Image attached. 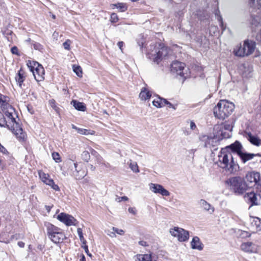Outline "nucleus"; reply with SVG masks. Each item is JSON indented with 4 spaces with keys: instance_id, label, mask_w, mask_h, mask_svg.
I'll return each mask as SVG.
<instances>
[{
    "instance_id": "5",
    "label": "nucleus",
    "mask_w": 261,
    "mask_h": 261,
    "mask_svg": "<svg viewBox=\"0 0 261 261\" xmlns=\"http://www.w3.org/2000/svg\"><path fill=\"white\" fill-rule=\"evenodd\" d=\"M231 191L236 195H242L248 190L244 179L239 176L229 178L227 181Z\"/></svg>"
},
{
    "instance_id": "55",
    "label": "nucleus",
    "mask_w": 261,
    "mask_h": 261,
    "mask_svg": "<svg viewBox=\"0 0 261 261\" xmlns=\"http://www.w3.org/2000/svg\"><path fill=\"white\" fill-rule=\"evenodd\" d=\"M82 247L84 248L85 252L87 253L88 255H91V254H89L88 247V246L86 244H83V245H82Z\"/></svg>"
},
{
    "instance_id": "53",
    "label": "nucleus",
    "mask_w": 261,
    "mask_h": 261,
    "mask_svg": "<svg viewBox=\"0 0 261 261\" xmlns=\"http://www.w3.org/2000/svg\"><path fill=\"white\" fill-rule=\"evenodd\" d=\"M250 1L253 5L254 4L255 0H250ZM256 3L258 8L261 7V0H256Z\"/></svg>"
},
{
    "instance_id": "17",
    "label": "nucleus",
    "mask_w": 261,
    "mask_h": 261,
    "mask_svg": "<svg viewBox=\"0 0 261 261\" xmlns=\"http://www.w3.org/2000/svg\"><path fill=\"white\" fill-rule=\"evenodd\" d=\"M149 187L150 190L155 194H160L163 196L170 195V192L161 185L150 183L149 184Z\"/></svg>"
},
{
    "instance_id": "54",
    "label": "nucleus",
    "mask_w": 261,
    "mask_h": 261,
    "mask_svg": "<svg viewBox=\"0 0 261 261\" xmlns=\"http://www.w3.org/2000/svg\"><path fill=\"white\" fill-rule=\"evenodd\" d=\"M128 211L130 213L133 214V215H136V210L134 207H129Z\"/></svg>"
},
{
    "instance_id": "26",
    "label": "nucleus",
    "mask_w": 261,
    "mask_h": 261,
    "mask_svg": "<svg viewBox=\"0 0 261 261\" xmlns=\"http://www.w3.org/2000/svg\"><path fill=\"white\" fill-rule=\"evenodd\" d=\"M71 103L73 105L74 108L79 111H85L86 107L84 103L77 101L75 100L71 101Z\"/></svg>"
},
{
    "instance_id": "43",
    "label": "nucleus",
    "mask_w": 261,
    "mask_h": 261,
    "mask_svg": "<svg viewBox=\"0 0 261 261\" xmlns=\"http://www.w3.org/2000/svg\"><path fill=\"white\" fill-rule=\"evenodd\" d=\"M113 230L117 233V234H119L120 235H123L124 233V231L122 229H119L117 228H116L115 227H113L112 228Z\"/></svg>"
},
{
    "instance_id": "23",
    "label": "nucleus",
    "mask_w": 261,
    "mask_h": 261,
    "mask_svg": "<svg viewBox=\"0 0 261 261\" xmlns=\"http://www.w3.org/2000/svg\"><path fill=\"white\" fill-rule=\"evenodd\" d=\"M230 148L234 153H236L238 156L240 155V153H241V149L242 146L240 142L238 141L235 142L234 143L231 144L228 147Z\"/></svg>"
},
{
    "instance_id": "18",
    "label": "nucleus",
    "mask_w": 261,
    "mask_h": 261,
    "mask_svg": "<svg viewBox=\"0 0 261 261\" xmlns=\"http://www.w3.org/2000/svg\"><path fill=\"white\" fill-rule=\"evenodd\" d=\"M242 251L248 253H255L257 251V246L252 242L243 243L241 245Z\"/></svg>"
},
{
    "instance_id": "33",
    "label": "nucleus",
    "mask_w": 261,
    "mask_h": 261,
    "mask_svg": "<svg viewBox=\"0 0 261 261\" xmlns=\"http://www.w3.org/2000/svg\"><path fill=\"white\" fill-rule=\"evenodd\" d=\"M90 151H84L81 154V158L82 160L86 162H88L90 159Z\"/></svg>"
},
{
    "instance_id": "51",
    "label": "nucleus",
    "mask_w": 261,
    "mask_h": 261,
    "mask_svg": "<svg viewBox=\"0 0 261 261\" xmlns=\"http://www.w3.org/2000/svg\"><path fill=\"white\" fill-rule=\"evenodd\" d=\"M11 50L13 54L18 55V49L16 46L12 47Z\"/></svg>"
},
{
    "instance_id": "22",
    "label": "nucleus",
    "mask_w": 261,
    "mask_h": 261,
    "mask_svg": "<svg viewBox=\"0 0 261 261\" xmlns=\"http://www.w3.org/2000/svg\"><path fill=\"white\" fill-rule=\"evenodd\" d=\"M15 80L20 87H21L23 81L25 79L24 71L20 69L17 74L15 76Z\"/></svg>"
},
{
    "instance_id": "16",
    "label": "nucleus",
    "mask_w": 261,
    "mask_h": 261,
    "mask_svg": "<svg viewBox=\"0 0 261 261\" xmlns=\"http://www.w3.org/2000/svg\"><path fill=\"white\" fill-rule=\"evenodd\" d=\"M244 197L246 200L251 203V205H257L261 203V195L254 192L246 193Z\"/></svg>"
},
{
    "instance_id": "42",
    "label": "nucleus",
    "mask_w": 261,
    "mask_h": 261,
    "mask_svg": "<svg viewBox=\"0 0 261 261\" xmlns=\"http://www.w3.org/2000/svg\"><path fill=\"white\" fill-rule=\"evenodd\" d=\"M32 44L33 45L34 49H35L40 50L42 48V45L39 43L33 42L32 43Z\"/></svg>"
},
{
    "instance_id": "8",
    "label": "nucleus",
    "mask_w": 261,
    "mask_h": 261,
    "mask_svg": "<svg viewBox=\"0 0 261 261\" xmlns=\"http://www.w3.org/2000/svg\"><path fill=\"white\" fill-rule=\"evenodd\" d=\"M27 66L30 70L32 72L35 79L37 82H40L44 79L45 71L43 66L36 62L29 61Z\"/></svg>"
},
{
    "instance_id": "34",
    "label": "nucleus",
    "mask_w": 261,
    "mask_h": 261,
    "mask_svg": "<svg viewBox=\"0 0 261 261\" xmlns=\"http://www.w3.org/2000/svg\"><path fill=\"white\" fill-rule=\"evenodd\" d=\"M73 70L77 76L79 77L82 76L83 72L82 68L80 66H76L75 65H73Z\"/></svg>"
},
{
    "instance_id": "1",
    "label": "nucleus",
    "mask_w": 261,
    "mask_h": 261,
    "mask_svg": "<svg viewBox=\"0 0 261 261\" xmlns=\"http://www.w3.org/2000/svg\"><path fill=\"white\" fill-rule=\"evenodd\" d=\"M3 112L5 114V117L10 125L12 124L14 134L17 138L20 141H24L25 138V134L23 133L21 128L19 127L18 124L16 122L15 116H16L15 110L10 105L7 107L3 110Z\"/></svg>"
},
{
    "instance_id": "35",
    "label": "nucleus",
    "mask_w": 261,
    "mask_h": 261,
    "mask_svg": "<svg viewBox=\"0 0 261 261\" xmlns=\"http://www.w3.org/2000/svg\"><path fill=\"white\" fill-rule=\"evenodd\" d=\"M77 232L81 241L82 242L83 244H85L86 243V241L84 238L82 229L81 228H78L77 229Z\"/></svg>"
},
{
    "instance_id": "27",
    "label": "nucleus",
    "mask_w": 261,
    "mask_h": 261,
    "mask_svg": "<svg viewBox=\"0 0 261 261\" xmlns=\"http://www.w3.org/2000/svg\"><path fill=\"white\" fill-rule=\"evenodd\" d=\"M167 102V99L158 97L152 101V104L156 108H161L164 107V102Z\"/></svg>"
},
{
    "instance_id": "37",
    "label": "nucleus",
    "mask_w": 261,
    "mask_h": 261,
    "mask_svg": "<svg viewBox=\"0 0 261 261\" xmlns=\"http://www.w3.org/2000/svg\"><path fill=\"white\" fill-rule=\"evenodd\" d=\"M10 124L6 120V118L5 117H3L2 118L0 119V126H7L9 127Z\"/></svg>"
},
{
    "instance_id": "29",
    "label": "nucleus",
    "mask_w": 261,
    "mask_h": 261,
    "mask_svg": "<svg viewBox=\"0 0 261 261\" xmlns=\"http://www.w3.org/2000/svg\"><path fill=\"white\" fill-rule=\"evenodd\" d=\"M135 261H152L151 254H139L137 255Z\"/></svg>"
},
{
    "instance_id": "36",
    "label": "nucleus",
    "mask_w": 261,
    "mask_h": 261,
    "mask_svg": "<svg viewBox=\"0 0 261 261\" xmlns=\"http://www.w3.org/2000/svg\"><path fill=\"white\" fill-rule=\"evenodd\" d=\"M78 133L81 134V135H88L89 134L92 135L93 134V133L90 132V130L84 129V128H80L78 129L77 131Z\"/></svg>"
},
{
    "instance_id": "63",
    "label": "nucleus",
    "mask_w": 261,
    "mask_h": 261,
    "mask_svg": "<svg viewBox=\"0 0 261 261\" xmlns=\"http://www.w3.org/2000/svg\"><path fill=\"white\" fill-rule=\"evenodd\" d=\"M72 128L73 129H74L75 130H77V132L78 131V129H79V128H78L77 127H76V126H75L74 125L72 124Z\"/></svg>"
},
{
    "instance_id": "3",
    "label": "nucleus",
    "mask_w": 261,
    "mask_h": 261,
    "mask_svg": "<svg viewBox=\"0 0 261 261\" xmlns=\"http://www.w3.org/2000/svg\"><path fill=\"white\" fill-rule=\"evenodd\" d=\"M45 226L46 228L47 236L54 243L62 242L65 239V234L60 228L49 222L45 223Z\"/></svg>"
},
{
    "instance_id": "52",
    "label": "nucleus",
    "mask_w": 261,
    "mask_h": 261,
    "mask_svg": "<svg viewBox=\"0 0 261 261\" xmlns=\"http://www.w3.org/2000/svg\"><path fill=\"white\" fill-rule=\"evenodd\" d=\"M50 104L56 111H57V107L55 105V101L54 100H51L50 101Z\"/></svg>"
},
{
    "instance_id": "25",
    "label": "nucleus",
    "mask_w": 261,
    "mask_h": 261,
    "mask_svg": "<svg viewBox=\"0 0 261 261\" xmlns=\"http://www.w3.org/2000/svg\"><path fill=\"white\" fill-rule=\"evenodd\" d=\"M151 96V93L146 88H142L139 94V97L143 100H146L149 99Z\"/></svg>"
},
{
    "instance_id": "44",
    "label": "nucleus",
    "mask_w": 261,
    "mask_h": 261,
    "mask_svg": "<svg viewBox=\"0 0 261 261\" xmlns=\"http://www.w3.org/2000/svg\"><path fill=\"white\" fill-rule=\"evenodd\" d=\"M115 6L121 10V11H124L126 9L125 5L122 3H118L115 5Z\"/></svg>"
},
{
    "instance_id": "39",
    "label": "nucleus",
    "mask_w": 261,
    "mask_h": 261,
    "mask_svg": "<svg viewBox=\"0 0 261 261\" xmlns=\"http://www.w3.org/2000/svg\"><path fill=\"white\" fill-rule=\"evenodd\" d=\"M52 157H53V159L56 161V162L60 163L61 162V160L60 157V155L58 152H54L52 153Z\"/></svg>"
},
{
    "instance_id": "61",
    "label": "nucleus",
    "mask_w": 261,
    "mask_h": 261,
    "mask_svg": "<svg viewBox=\"0 0 261 261\" xmlns=\"http://www.w3.org/2000/svg\"><path fill=\"white\" fill-rule=\"evenodd\" d=\"M80 261H86L85 257L83 254H82Z\"/></svg>"
},
{
    "instance_id": "58",
    "label": "nucleus",
    "mask_w": 261,
    "mask_h": 261,
    "mask_svg": "<svg viewBox=\"0 0 261 261\" xmlns=\"http://www.w3.org/2000/svg\"><path fill=\"white\" fill-rule=\"evenodd\" d=\"M99 165L104 166L106 167H109L110 164L108 163H106L103 160V163H101V164H99Z\"/></svg>"
},
{
    "instance_id": "10",
    "label": "nucleus",
    "mask_w": 261,
    "mask_h": 261,
    "mask_svg": "<svg viewBox=\"0 0 261 261\" xmlns=\"http://www.w3.org/2000/svg\"><path fill=\"white\" fill-rule=\"evenodd\" d=\"M169 49L168 47L160 44V48L155 51V54H151L149 58L152 59L154 62L159 63L164 58L166 57L169 54Z\"/></svg>"
},
{
    "instance_id": "28",
    "label": "nucleus",
    "mask_w": 261,
    "mask_h": 261,
    "mask_svg": "<svg viewBox=\"0 0 261 261\" xmlns=\"http://www.w3.org/2000/svg\"><path fill=\"white\" fill-rule=\"evenodd\" d=\"M89 150L92 155L95 158L96 161L98 164H101V163H103L102 157L96 150L91 147H89Z\"/></svg>"
},
{
    "instance_id": "4",
    "label": "nucleus",
    "mask_w": 261,
    "mask_h": 261,
    "mask_svg": "<svg viewBox=\"0 0 261 261\" xmlns=\"http://www.w3.org/2000/svg\"><path fill=\"white\" fill-rule=\"evenodd\" d=\"M220 166L222 168L232 171L237 165L231 153L227 152L225 149H222L218 155Z\"/></svg>"
},
{
    "instance_id": "13",
    "label": "nucleus",
    "mask_w": 261,
    "mask_h": 261,
    "mask_svg": "<svg viewBox=\"0 0 261 261\" xmlns=\"http://www.w3.org/2000/svg\"><path fill=\"white\" fill-rule=\"evenodd\" d=\"M260 174L258 172H251L248 173L244 179L247 185V189L255 186L257 182L259 180Z\"/></svg>"
},
{
    "instance_id": "64",
    "label": "nucleus",
    "mask_w": 261,
    "mask_h": 261,
    "mask_svg": "<svg viewBox=\"0 0 261 261\" xmlns=\"http://www.w3.org/2000/svg\"><path fill=\"white\" fill-rule=\"evenodd\" d=\"M245 68V66L244 65H242L240 67V70H242L244 69Z\"/></svg>"
},
{
    "instance_id": "6",
    "label": "nucleus",
    "mask_w": 261,
    "mask_h": 261,
    "mask_svg": "<svg viewBox=\"0 0 261 261\" xmlns=\"http://www.w3.org/2000/svg\"><path fill=\"white\" fill-rule=\"evenodd\" d=\"M255 48V42L251 40L245 41L243 45H240L234 49V54L239 57H244L251 54Z\"/></svg>"
},
{
    "instance_id": "38",
    "label": "nucleus",
    "mask_w": 261,
    "mask_h": 261,
    "mask_svg": "<svg viewBox=\"0 0 261 261\" xmlns=\"http://www.w3.org/2000/svg\"><path fill=\"white\" fill-rule=\"evenodd\" d=\"M24 238V235L23 233H16L13 234L11 237V239L13 240H17L19 239H23Z\"/></svg>"
},
{
    "instance_id": "12",
    "label": "nucleus",
    "mask_w": 261,
    "mask_h": 261,
    "mask_svg": "<svg viewBox=\"0 0 261 261\" xmlns=\"http://www.w3.org/2000/svg\"><path fill=\"white\" fill-rule=\"evenodd\" d=\"M251 29L255 32L258 31L256 35L258 40L261 42V18L259 16H252L250 20Z\"/></svg>"
},
{
    "instance_id": "45",
    "label": "nucleus",
    "mask_w": 261,
    "mask_h": 261,
    "mask_svg": "<svg viewBox=\"0 0 261 261\" xmlns=\"http://www.w3.org/2000/svg\"><path fill=\"white\" fill-rule=\"evenodd\" d=\"M128 198L126 196H122V197H117L115 199V200L118 202H120L123 200L127 201L128 200Z\"/></svg>"
},
{
    "instance_id": "48",
    "label": "nucleus",
    "mask_w": 261,
    "mask_h": 261,
    "mask_svg": "<svg viewBox=\"0 0 261 261\" xmlns=\"http://www.w3.org/2000/svg\"><path fill=\"white\" fill-rule=\"evenodd\" d=\"M255 186H256L257 191L261 192V180L259 179Z\"/></svg>"
},
{
    "instance_id": "11",
    "label": "nucleus",
    "mask_w": 261,
    "mask_h": 261,
    "mask_svg": "<svg viewBox=\"0 0 261 261\" xmlns=\"http://www.w3.org/2000/svg\"><path fill=\"white\" fill-rule=\"evenodd\" d=\"M38 175L41 180L46 185L50 186L55 191H59V186L56 185L54 180L50 177L48 173H45L42 170L38 171Z\"/></svg>"
},
{
    "instance_id": "30",
    "label": "nucleus",
    "mask_w": 261,
    "mask_h": 261,
    "mask_svg": "<svg viewBox=\"0 0 261 261\" xmlns=\"http://www.w3.org/2000/svg\"><path fill=\"white\" fill-rule=\"evenodd\" d=\"M8 98L0 93V106L2 110L10 105L8 103Z\"/></svg>"
},
{
    "instance_id": "40",
    "label": "nucleus",
    "mask_w": 261,
    "mask_h": 261,
    "mask_svg": "<svg viewBox=\"0 0 261 261\" xmlns=\"http://www.w3.org/2000/svg\"><path fill=\"white\" fill-rule=\"evenodd\" d=\"M254 223V225L256 226L257 230L261 229V221L259 218H256L255 219H254L252 223Z\"/></svg>"
},
{
    "instance_id": "57",
    "label": "nucleus",
    "mask_w": 261,
    "mask_h": 261,
    "mask_svg": "<svg viewBox=\"0 0 261 261\" xmlns=\"http://www.w3.org/2000/svg\"><path fill=\"white\" fill-rule=\"evenodd\" d=\"M117 45H118L119 48H120V49L121 50V51L122 52V50H123L122 46L123 45V42L119 41L117 43Z\"/></svg>"
},
{
    "instance_id": "21",
    "label": "nucleus",
    "mask_w": 261,
    "mask_h": 261,
    "mask_svg": "<svg viewBox=\"0 0 261 261\" xmlns=\"http://www.w3.org/2000/svg\"><path fill=\"white\" fill-rule=\"evenodd\" d=\"M244 136L252 143L256 146L261 145V140L258 137L252 135L250 132H245Z\"/></svg>"
},
{
    "instance_id": "49",
    "label": "nucleus",
    "mask_w": 261,
    "mask_h": 261,
    "mask_svg": "<svg viewBox=\"0 0 261 261\" xmlns=\"http://www.w3.org/2000/svg\"><path fill=\"white\" fill-rule=\"evenodd\" d=\"M165 105H167L169 108H172L174 110H176V107L175 106L172 105L171 103L169 102L167 100V102H164V106Z\"/></svg>"
},
{
    "instance_id": "59",
    "label": "nucleus",
    "mask_w": 261,
    "mask_h": 261,
    "mask_svg": "<svg viewBox=\"0 0 261 261\" xmlns=\"http://www.w3.org/2000/svg\"><path fill=\"white\" fill-rule=\"evenodd\" d=\"M0 151L2 152L3 153H6L7 152V150L5 147L0 145Z\"/></svg>"
},
{
    "instance_id": "7",
    "label": "nucleus",
    "mask_w": 261,
    "mask_h": 261,
    "mask_svg": "<svg viewBox=\"0 0 261 261\" xmlns=\"http://www.w3.org/2000/svg\"><path fill=\"white\" fill-rule=\"evenodd\" d=\"M67 165L68 170L71 171L72 175L76 179H82L87 174L86 169L83 168L82 164H78L77 163H74L71 160L68 161Z\"/></svg>"
},
{
    "instance_id": "62",
    "label": "nucleus",
    "mask_w": 261,
    "mask_h": 261,
    "mask_svg": "<svg viewBox=\"0 0 261 261\" xmlns=\"http://www.w3.org/2000/svg\"><path fill=\"white\" fill-rule=\"evenodd\" d=\"M89 166H90V169H91L92 171H95V166H94L93 165H91V164H90V165H89Z\"/></svg>"
},
{
    "instance_id": "19",
    "label": "nucleus",
    "mask_w": 261,
    "mask_h": 261,
    "mask_svg": "<svg viewBox=\"0 0 261 261\" xmlns=\"http://www.w3.org/2000/svg\"><path fill=\"white\" fill-rule=\"evenodd\" d=\"M191 248L193 249H196L201 251L203 248V245L201 242L199 237L195 236L193 238L191 242Z\"/></svg>"
},
{
    "instance_id": "14",
    "label": "nucleus",
    "mask_w": 261,
    "mask_h": 261,
    "mask_svg": "<svg viewBox=\"0 0 261 261\" xmlns=\"http://www.w3.org/2000/svg\"><path fill=\"white\" fill-rule=\"evenodd\" d=\"M57 219L67 226L75 225L76 220L72 216L61 213L57 216Z\"/></svg>"
},
{
    "instance_id": "32",
    "label": "nucleus",
    "mask_w": 261,
    "mask_h": 261,
    "mask_svg": "<svg viewBox=\"0 0 261 261\" xmlns=\"http://www.w3.org/2000/svg\"><path fill=\"white\" fill-rule=\"evenodd\" d=\"M127 164L128 165L130 169L135 173L139 172V169L137 163L136 162H134L132 160H130L129 162H127Z\"/></svg>"
},
{
    "instance_id": "46",
    "label": "nucleus",
    "mask_w": 261,
    "mask_h": 261,
    "mask_svg": "<svg viewBox=\"0 0 261 261\" xmlns=\"http://www.w3.org/2000/svg\"><path fill=\"white\" fill-rule=\"evenodd\" d=\"M139 244L143 247H148L149 246V244L148 242H147L144 240H141L139 242Z\"/></svg>"
},
{
    "instance_id": "9",
    "label": "nucleus",
    "mask_w": 261,
    "mask_h": 261,
    "mask_svg": "<svg viewBox=\"0 0 261 261\" xmlns=\"http://www.w3.org/2000/svg\"><path fill=\"white\" fill-rule=\"evenodd\" d=\"M170 234L180 242L187 241L189 239V232L179 227H173L169 229Z\"/></svg>"
},
{
    "instance_id": "15",
    "label": "nucleus",
    "mask_w": 261,
    "mask_h": 261,
    "mask_svg": "<svg viewBox=\"0 0 261 261\" xmlns=\"http://www.w3.org/2000/svg\"><path fill=\"white\" fill-rule=\"evenodd\" d=\"M171 70L175 72L177 74L186 78L188 75L185 72V64L178 61L174 62L171 65Z\"/></svg>"
},
{
    "instance_id": "24",
    "label": "nucleus",
    "mask_w": 261,
    "mask_h": 261,
    "mask_svg": "<svg viewBox=\"0 0 261 261\" xmlns=\"http://www.w3.org/2000/svg\"><path fill=\"white\" fill-rule=\"evenodd\" d=\"M255 156V154L243 152L240 153V155H239V156L240 158V159L244 163H245L247 161L252 159Z\"/></svg>"
},
{
    "instance_id": "50",
    "label": "nucleus",
    "mask_w": 261,
    "mask_h": 261,
    "mask_svg": "<svg viewBox=\"0 0 261 261\" xmlns=\"http://www.w3.org/2000/svg\"><path fill=\"white\" fill-rule=\"evenodd\" d=\"M111 19L112 20V21L114 22H117L118 20L117 15L115 13H113L111 14Z\"/></svg>"
},
{
    "instance_id": "2",
    "label": "nucleus",
    "mask_w": 261,
    "mask_h": 261,
    "mask_svg": "<svg viewBox=\"0 0 261 261\" xmlns=\"http://www.w3.org/2000/svg\"><path fill=\"white\" fill-rule=\"evenodd\" d=\"M234 109V105L232 102L221 100L214 108V115L216 118L224 119L232 113Z\"/></svg>"
},
{
    "instance_id": "31",
    "label": "nucleus",
    "mask_w": 261,
    "mask_h": 261,
    "mask_svg": "<svg viewBox=\"0 0 261 261\" xmlns=\"http://www.w3.org/2000/svg\"><path fill=\"white\" fill-rule=\"evenodd\" d=\"M215 14L216 17L217 19L220 23V27L222 31H224L225 29V26L223 22L222 17L220 15V12L218 9H216L215 11Z\"/></svg>"
},
{
    "instance_id": "60",
    "label": "nucleus",
    "mask_w": 261,
    "mask_h": 261,
    "mask_svg": "<svg viewBox=\"0 0 261 261\" xmlns=\"http://www.w3.org/2000/svg\"><path fill=\"white\" fill-rule=\"evenodd\" d=\"M17 245L20 248H23L24 247V243L21 241L18 242Z\"/></svg>"
},
{
    "instance_id": "56",
    "label": "nucleus",
    "mask_w": 261,
    "mask_h": 261,
    "mask_svg": "<svg viewBox=\"0 0 261 261\" xmlns=\"http://www.w3.org/2000/svg\"><path fill=\"white\" fill-rule=\"evenodd\" d=\"M196 128V125L193 121L190 122V128L194 130Z\"/></svg>"
},
{
    "instance_id": "41",
    "label": "nucleus",
    "mask_w": 261,
    "mask_h": 261,
    "mask_svg": "<svg viewBox=\"0 0 261 261\" xmlns=\"http://www.w3.org/2000/svg\"><path fill=\"white\" fill-rule=\"evenodd\" d=\"M70 44L71 41L68 39L65 42L63 43V45L65 49L69 50L70 49Z\"/></svg>"
},
{
    "instance_id": "20",
    "label": "nucleus",
    "mask_w": 261,
    "mask_h": 261,
    "mask_svg": "<svg viewBox=\"0 0 261 261\" xmlns=\"http://www.w3.org/2000/svg\"><path fill=\"white\" fill-rule=\"evenodd\" d=\"M198 203L200 207L209 214H212L214 213L215 211L214 207L204 199H200Z\"/></svg>"
},
{
    "instance_id": "47",
    "label": "nucleus",
    "mask_w": 261,
    "mask_h": 261,
    "mask_svg": "<svg viewBox=\"0 0 261 261\" xmlns=\"http://www.w3.org/2000/svg\"><path fill=\"white\" fill-rule=\"evenodd\" d=\"M207 140L205 143V146L206 147H208L214 142V139L212 138L207 137Z\"/></svg>"
}]
</instances>
